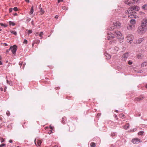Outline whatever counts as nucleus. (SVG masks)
Masks as SVG:
<instances>
[{
  "instance_id": "f257e3e1",
  "label": "nucleus",
  "mask_w": 147,
  "mask_h": 147,
  "mask_svg": "<svg viewBox=\"0 0 147 147\" xmlns=\"http://www.w3.org/2000/svg\"><path fill=\"white\" fill-rule=\"evenodd\" d=\"M126 13L127 14H129L128 17L130 18H136V17L137 16H136V13L134 11L132 10V7L131 6L127 10Z\"/></svg>"
},
{
  "instance_id": "f03ea898",
  "label": "nucleus",
  "mask_w": 147,
  "mask_h": 147,
  "mask_svg": "<svg viewBox=\"0 0 147 147\" xmlns=\"http://www.w3.org/2000/svg\"><path fill=\"white\" fill-rule=\"evenodd\" d=\"M146 29V27L141 25L138 28V33L140 34H143L145 32Z\"/></svg>"
},
{
  "instance_id": "7ed1b4c3",
  "label": "nucleus",
  "mask_w": 147,
  "mask_h": 147,
  "mask_svg": "<svg viewBox=\"0 0 147 147\" xmlns=\"http://www.w3.org/2000/svg\"><path fill=\"white\" fill-rule=\"evenodd\" d=\"M126 38L127 39V42L130 44L132 43L134 39L133 36L131 34H129L127 35Z\"/></svg>"
},
{
  "instance_id": "20e7f679",
  "label": "nucleus",
  "mask_w": 147,
  "mask_h": 147,
  "mask_svg": "<svg viewBox=\"0 0 147 147\" xmlns=\"http://www.w3.org/2000/svg\"><path fill=\"white\" fill-rule=\"evenodd\" d=\"M132 1H131L130 0H127V1H125V3L128 5L129 6L131 5L132 4H134L136 3H137L138 0H132Z\"/></svg>"
},
{
  "instance_id": "39448f33",
  "label": "nucleus",
  "mask_w": 147,
  "mask_h": 147,
  "mask_svg": "<svg viewBox=\"0 0 147 147\" xmlns=\"http://www.w3.org/2000/svg\"><path fill=\"white\" fill-rule=\"evenodd\" d=\"M17 47L16 45H14L13 47H11L10 48V50H11L12 53L14 54L16 51Z\"/></svg>"
},
{
  "instance_id": "423d86ee",
  "label": "nucleus",
  "mask_w": 147,
  "mask_h": 147,
  "mask_svg": "<svg viewBox=\"0 0 147 147\" xmlns=\"http://www.w3.org/2000/svg\"><path fill=\"white\" fill-rule=\"evenodd\" d=\"M141 25L146 28L147 26V19H143L142 20Z\"/></svg>"
},
{
  "instance_id": "0eeeda50",
  "label": "nucleus",
  "mask_w": 147,
  "mask_h": 147,
  "mask_svg": "<svg viewBox=\"0 0 147 147\" xmlns=\"http://www.w3.org/2000/svg\"><path fill=\"white\" fill-rule=\"evenodd\" d=\"M119 25V24L118 22H114L113 24V26H112L111 28L110 29V30H113L114 28H115L117 26H118Z\"/></svg>"
},
{
  "instance_id": "6e6552de",
  "label": "nucleus",
  "mask_w": 147,
  "mask_h": 147,
  "mask_svg": "<svg viewBox=\"0 0 147 147\" xmlns=\"http://www.w3.org/2000/svg\"><path fill=\"white\" fill-rule=\"evenodd\" d=\"M140 140L138 138H135L134 139H133L132 140V142L134 144H136L137 143H138L139 142H141Z\"/></svg>"
},
{
  "instance_id": "1a4fd4ad",
  "label": "nucleus",
  "mask_w": 147,
  "mask_h": 147,
  "mask_svg": "<svg viewBox=\"0 0 147 147\" xmlns=\"http://www.w3.org/2000/svg\"><path fill=\"white\" fill-rule=\"evenodd\" d=\"M128 55L129 53H126L124 54L123 55L122 60L125 61L127 60Z\"/></svg>"
},
{
  "instance_id": "9d476101",
  "label": "nucleus",
  "mask_w": 147,
  "mask_h": 147,
  "mask_svg": "<svg viewBox=\"0 0 147 147\" xmlns=\"http://www.w3.org/2000/svg\"><path fill=\"white\" fill-rule=\"evenodd\" d=\"M144 97L143 96H141L135 98L134 99V100L135 101H139L144 98Z\"/></svg>"
},
{
  "instance_id": "9b49d317",
  "label": "nucleus",
  "mask_w": 147,
  "mask_h": 147,
  "mask_svg": "<svg viewBox=\"0 0 147 147\" xmlns=\"http://www.w3.org/2000/svg\"><path fill=\"white\" fill-rule=\"evenodd\" d=\"M135 27V26L133 25L130 24L127 27V28L129 30H133Z\"/></svg>"
},
{
  "instance_id": "f8f14e48",
  "label": "nucleus",
  "mask_w": 147,
  "mask_h": 147,
  "mask_svg": "<svg viewBox=\"0 0 147 147\" xmlns=\"http://www.w3.org/2000/svg\"><path fill=\"white\" fill-rule=\"evenodd\" d=\"M144 40L143 38H141L138 39L136 42V44H139L142 42Z\"/></svg>"
},
{
  "instance_id": "ddd939ff",
  "label": "nucleus",
  "mask_w": 147,
  "mask_h": 147,
  "mask_svg": "<svg viewBox=\"0 0 147 147\" xmlns=\"http://www.w3.org/2000/svg\"><path fill=\"white\" fill-rule=\"evenodd\" d=\"M114 35L117 37L118 38H119V32L117 31H115L114 33Z\"/></svg>"
},
{
  "instance_id": "4468645a",
  "label": "nucleus",
  "mask_w": 147,
  "mask_h": 147,
  "mask_svg": "<svg viewBox=\"0 0 147 147\" xmlns=\"http://www.w3.org/2000/svg\"><path fill=\"white\" fill-rule=\"evenodd\" d=\"M132 7V10L134 11L135 10L138 11L139 10V7L137 6H133Z\"/></svg>"
},
{
  "instance_id": "2eb2a0df",
  "label": "nucleus",
  "mask_w": 147,
  "mask_h": 147,
  "mask_svg": "<svg viewBox=\"0 0 147 147\" xmlns=\"http://www.w3.org/2000/svg\"><path fill=\"white\" fill-rule=\"evenodd\" d=\"M130 22L132 25H134L136 23V21L135 20L132 19L130 21Z\"/></svg>"
},
{
  "instance_id": "dca6fc26",
  "label": "nucleus",
  "mask_w": 147,
  "mask_h": 147,
  "mask_svg": "<svg viewBox=\"0 0 147 147\" xmlns=\"http://www.w3.org/2000/svg\"><path fill=\"white\" fill-rule=\"evenodd\" d=\"M119 49L118 47H116L113 51V53H116L117 51H118Z\"/></svg>"
},
{
  "instance_id": "f3484780",
  "label": "nucleus",
  "mask_w": 147,
  "mask_h": 147,
  "mask_svg": "<svg viewBox=\"0 0 147 147\" xmlns=\"http://www.w3.org/2000/svg\"><path fill=\"white\" fill-rule=\"evenodd\" d=\"M129 123H127L126 125L123 126V128L124 129H127L129 128Z\"/></svg>"
},
{
  "instance_id": "a211bd4d",
  "label": "nucleus",
  "mask_w": 147,
  "mask_h": 147,
  "mask_svg": "<svg viewBox=\"0 0 147 147\" xmlns=\"http://www.w3.org/2000/svg\"><path fill=\"white\" fill-rule=\"evenodd\" d=\"M42 142L41 140H37V144L38 146L40 147V146L41 144L42 143Z\"/></svg>"
},
{
  "instance_id": "6ab92c4d",
  "label": "nucleus",
  "mask_w": 147,
  "mask_h": 147,
  "mask_svg": "<svg viewBox=\"0 0 147 147\" xmlns=\"http://www.w3.org/2000/svg\"><path fill=\"white\" fill-rule=\"evenodd\" d=\"M137 57L138 59H141L143 57V55L141 53L137 55Z\"/></svg>"
},
{
  "instance_id": "aec40b11",
  "label": "nucleus",
  "mask_w": 147,
  "mask_h": 147,
  "mask_svg": "<svg viewBox=\"0 0 147 147\" xmlns=\"http://www.w3.org/2000/svg\"><path fill=\"white\" fill-rule=\"evenodd\" d=\"M33 6H32L31 7V9L30 12V15L32 14L33 12Z\"/></svg>"
},
{
  "instance_id": "412c9836",
  "label": "nucleus",
  "mask_w": 147,
  "mask_h": 147,
  "mask_svg": "<svg viewBox=\"0 0 147 147\" xmlns=\"http://www.w3.org/2000/svg\"><path fill=\"white\" fill-rule=\"evenodd\" d=\"M40 12L41 14L42 15L44 13L45 11L42 8H41L40 9Z\"/></svg>"
},
{
  "instance_id": "4be33fe9",
  "label": "nucleus",
  "mask_w": 147,
  "mask_h": 147,
  "mask_svg": "<svg viewBox=\"0 0 147 147\" xmlns=\"http://www.w3.org/2000/svg\"><path fill=\"white\" fill-rule=\"evenodd\" d=\"M124 39V37L122 36H121V35L120 34V42H123Z\"/></svg>"
},
{
  "instance_id": "5701e85b",
  "label": "nucleus",
  "mask_w": 147,
  "mask_h": 147,
  "mask_svg": "<svg viewBox=\"0 0 147 147\" xmlns=\"http://www.w3.org/2000/svg\"><path fill=\"white\" fill-rule=\"evenodd\" d=\"M90 146L91 147H95L96 144L94 142H92L90 143Z\"/></svg>"
},
{
  "instance_id": "b1692460",
  "label": "nucleus",
  "mask_w": 147,
  "mask_h": 147,
  "mask_svg": "<svg viewBox=\"0 0 147 147\" xmlns=\"http://www.w3.org/2000/svg\"><path fill=\"white\" fill-rule=\"evenodd\" d=\"M126 117L125 116L124 114L122 113L120 114V118H122L123 119H124Z\"/></svg>"
},
{
  "instance_id": "393cba45",
  "label": "nucleus",
  "mask_w": 147,
  "mask_h": 147,
  "mask_svg": "<svg viewBox=\"0 0 147 147\" xmlns=\"http://www.w3.org/2000/svg\"><path fill=\"white\" fill-rule=\"evenodd\" d=\"M142 8L144 10H146L147 9V5L146 4H144V5H143L142 7Z\"/></svg>"
},
{
  "instance_id": "a878e982",
  "label": "nucleus",
  "mask_w": 147,
  "mask_h": 147,
  "mask_svg": "<svg viewBox=\"0 0 147 147\" xmlns=\"http://www.w3.org/2000/svg\"><path fill=\"white\" fill-rule=\"evenodd\" d=\"M105 55L107 59H109L111 58L110 55L108 54H106Z\"/></svg>"
},
{
  "instance_id": "bb28decb",
  "label": "nucleus",
  "mask_w": 147,
  "mask_h": 147,
  "mask_svg": "<svg viewBox=\"0 0 147 147\" xmlns=\"http://www.w3.org/2000/svg\"><path fill=\"white\" fill-rule=\"evenodd\" d=\"M26 31H27V33L28 35H29V34L31 33L32 32V30H27Z\"/></svg>"
},
{
  "instance_id": "cd10ccee",
  "label": "nucleus",
  "mask_w": 147,
  "mask_h": 147,
  "mask_svg": "<svg viewBox=\"0 0 147 147\" xmlns=\"http://www.w3.org/2000/svg\"><path fill=\"white\" fill-rule=\"evenodd\" d=\"M10 32L11 33L14 34L15 35H17V32L15 31L11 30V31H10Z\"/></svg>"
},
{
  "instance_id": "c85d7f7f",
  "label": "nucleus",
  "mask_w": 147,
  "mask_h": 147,
  "mask_svg": "<svg viewBox=\"0 0 147 147\" xmlns=\"http://www.w3.org/2000/svg\"><path fill=\"white\" fill-rule=\"evenodd\" d=\"M7 83L11 86L12 85V83L11 81H9L8 80H7Z\"/></svg>"
},
{
  "instance_id": "c756f323",
  "label": "nucleus",
  "mask_w": 147,
  "mask_h": 147,
  "mask_svg": "<svg viewBox=\"0 0 147 147\" xmlns=\"http://www.w3.org/2000/svg\"><path fill=\"white\" fill-rule=\"evenodd\" d=\"M9 23L10 25H12V26H14L15 25V24L14 22L11 21H9Z\"/></svg>"
},
{
  "instance_id": "7c9ffc66",
  "label": "nucleus",
  "mask_w": 147,
  "mask_h": 147,
  "mask_svg": "<svg viewBox=\"0 0 147 147\" xmlns=\"http://www.w3.org/2000/svg\"><path fill=\"white\" fill-rule=\"evenodd\" d=\"M43 33L42 32H41L39 34V36L41 37V39L42 38V36L43 35Z\"/></svg>"
},
{
  "instance_id": "2f4dec72",
  "label": "nucleus",
  "mask_w": 147,
  "mask_h": 147,
  "mask_svg": "<svg viewBox=\"0 0 147 147\" xmlns=\"http://www.w3.org/2000/svg\"><path fill=\"white\" fill-rule=\"evenodd\" d=\"M146 62H144L142 64V66L144 67V66H146Z\"/></svg>"
},
{
  "instance_id": "473e14b6",
  "label": "nucleus",
  "mask_w": 147,
  "mask_h": 147,
  "mask_svg": "<svg viewBox=\"0 0 147 147\" xmlns=\"http://www.w3.org/2000/svg\"><path fill=\"white\" fill-rule=\"evenodd\" d=\"M144 133V131H141L139 132L138 134L139 135H142Z\"/></svg>"
},
{
  "instance_id": "72a5a7b5",
  "label": "nucleus",
  "mask_w": 147,
  "mask_h": 147,
  "mask_svg": "<svg viewBox=\"0 0 147 147\" xmlns=\"http://www.w3.org/2000/svg\"><path fill=\"white\" fill-rule=\"evenodd\" d=\"M0 25L2 26H4V27H6L7 26L6 25H5L3 23H0Z\"/></svg>"
},
{
  "instance_id": "f704fd0d",
  "label": "nucleus",
  "mask_w": 147,
  "mask_h": 147,
  "mask_svg": "<svg viewBox=\"0 0 147 147\" xmlns=\"http://www.w3.org/2000/svg\"><path fill=\"white\" fill-rule=\"evenodd\" d=\"M39 42L40 40H37L35 41V43L37 44H38L39 43Z\"/></svg>"
},
{
  "instance_id": "c9c22d12",
  "label": "nucleus",
  "mask_w": 147,
  "mask_h": 147,
  "mask_svg": "<svg viewBox=\"0 0 147 147\" xmlns=\"http://www.w3.org/2000/svg\"><path fill=\"white\" fill-rule=\"evenodd\" d=\"M62 9L63 10H67V9H68V8L67 7H66L65 6H64V7H63L62 8Z\"/></svg>"
},
{
  "instance_id": "e433bc0d",
  "label": "nucleus",
  "mask_w": 147,
  "mask_h": 147,
  "mask_svg": "<svg viewBox=\"0 0 147 147\" xmlns=\"http://www.w3.org/2000/svg\"><path fill=\"white\" fill-rule=\"evenodd\" d=\"M24 44H27V41L26 39H24L23 42Z\"/></svg>"
},
{
  "instance_id": "4c0bfd02",
  "label": "nucleus",
  "mask_w": 147,
  "mask_h": 147,
  "mask_svg": "<svg viewBox=\"0 0 147 147\" xmlns=\"http://www.w3.org/2000/svg\"><path fill=\"white\" fill-rule=\"evenodd\" d=\"M18 10V8L17 7H15L13 8V10L15 11H17Z\"/></svg>"
},
{
  "instance_id": "58836bf2",
  "label": "nucleus",
  "mask_w": 147,
  "mask_h": 147,
  "mask_svg": "<svg viewBox=\"0 0 147 147\" xmlns=\"http://www.w3.org/2000/svg\"><path fill=\"white\" fill-rule=\"evenodd\" d=\"M5 145H6V144H1L0 145V147H3V146H5Z\"/></svg>"
},
{
  "instance_id": "ea45409f",
  "label": "nucleus",
  "mask_w": 147,
  "mask_h": 147,
  "mask_svg": "<svg viewBox=\"0 0 147 147\" xmlns=\"http://www.w3.org/2000/svg\"><path fill=\"white\" fill-rule=\"evenodd\" d=\"M132 63V61H128V64H129V65H131Z\"/></svg>"
},
{
  "instance_id": "a19ab883",
  "label": "nucleus",
  "mask_w": 147,
  "mask_h": 147,
  "mask_svg": "<svg viewBox=\"0 0 147 147\" xmlns=\"http://www.w3.org/2000/svg\"><path fill=\"white\" fill-rule=\"evenodd\" d=\"M4 140H5L3 138H1V142H4Z\"/></svg>"
},
{
  "instance_id": "79ce46f5",
  "label": "nucleus",
  "mask_w": 147,
  "mask_h": 147,
  "mask_svg": "<svg viewBox=\"0 0 147 147\" xmlns=\"http://www.w3.org/2000/svg\"><path fill=\"white\" fill-rule=\"evenodd\" d=\"M12 8H10L9 9V12H11L12 11Z\"/></svg>"
},
{
  "instance_id": "37998d69",
  "label": "nucleus",
  "mask_w": 147,
  "mask_h": 147,
  "mask_svg": "<svg viewBox=\"0 0 147 147\" xmlns=\"http://www.w3.org/2000/svg\"><path fill=\"white\" fill-rule=\"evenodd\" d=\"M23 63V62H20L19 63V65L21 66V65H22Z\"/></svg>"
},
{
  "instance_id": "c03bdc74",
  "label": "nucleus",
  "mask_w": 147,
  "mask_h": 147,
  "mask_svg": "<svg viewBox=\"0 0 147 147\" xmlns=\"http://www.w3.org/2000/svg\"><path fill=\"white\" fill-rule=\"evenodd\" d=\"M10 50V49H9L7 50H6V54H7L8 53L9 51Z\"/></svg>"
},
{
  "instance_id": "a18cd8bd",
  "label": "nucleus",
  "mask_w": 147,
  "mask_h": 147,
  "mask_svg": "<svg viewBox=\"0 0 147 147\" xmlns=\"http://www.w3.org/2000/svg\"><path fill=\"white\" fill-rule=\"evenodd\" d=\"M63 0H58V3H59L61 2H63Z\"/></svg>"
},
{
  "instance_id": "49530a36",
  "label": "nucleus",
  "mask_w": 147,
  "mask_h": 147,
  "mask_svg": "<svg viewBox=\"0 0 147 147\" xmlns=\"http://www.w3.org/2000/svg\"><path fill=\"white\" fill-rule=\"evenodd\" d=\"M7 88V87H5L4 89V91L5 92L6 90V89Z\"/></svg>"
},
{
  "instance_id": "de8ad7c7",
  "label": "nucleus",
  "mask_w": 147,
  "mask_h": 147,
  "mask_svg": "<svg viewBox=\"0 0 147 147\" xmlns=\"http://www.w3.org/2000/svg\"><path fill=\"white\" fill-rule=\"evenodd\" d=\"M59 17V16H58V15H56V16H55V18L56 19H57Z\"/></svg>"
},
{
  "instance_id": "09e8293b",
  "label": "nucleus",
  "mask_w": 147,
  "mask_h": 147,
  "mask_svg": "<svg viewBox=\"0 0 147 147\" xmlns=\"http://www.w3.org/2000/svg\"><path fill=\"white\" fill-rule=\"evenodd\" d=\"M0 89L1 90V91H2L3 90V88L2 87H1L0 88Z\"/></svg>"
},
{
  "instance_id": "8fccbe9b",
  "label": "nucleus",
  "mask_w": 147,
  "mask_h": 147,
  "mask_svg": "<svg viewBox=\"0 0 147 147\" xmlns=\"http://www.w3.org/2000/svg\"><path fill=\"white\" fill-rule=\"evenodd\" d=\"M13 141L12 140H9V142L10 143H12V142Z\"/></svg>"
},
{
  "instance_id": "3c124183",
  "label": "nucleus",
  "mask_w": 147,
  "mask_h": 147,
  "mask_svg": "<svg viewBox=\"0 0 147 147\" xmlns=\"http://www.w3.org/2000/svg\"><path fill=\"white\" fill-rule=\"evenodd\" d=\"M4 44L5 46H8V45L6 43H4Z\"/></svg>"
},
{
  "instance_id": "603ef678",
  "label": "nucleus",
  "mask_w": 147,
  "mask_h": 147,
  "mask_svg": "<svg viewBox=\"0 0 147 147\" xmlns=\"http://www.w3.org/2000/svg\"><path fill=\"white\" fill-rule=\"evenodd\" d=\"M25 1L26 2H28V3H29V0H25Z\"/></svg>"
},
{
  "instance_id": "864d4df0",
  "label": "nucleus",
  "mask_w": 147,
  "mask_h": 147,
  "mask_svg": "<svg viewBox=\"0 0 147 147\" xmlns=\"http://www.w3.org/2000/svg\"><path fill=\"white\" fill-rule=\"evenodd\" d=\"M2 65V62L1 61H0V65Z\"/></svg>"
},
{
  "instance_id": "5fc2aeb1",
  "label": "nucleus",
  "mask_w": 147,
  "mask_h": 147,
  "mask_svg": "<svg viewBox=\"0 0 147 147\" xmlns=\"http://www.w3.org/2000/svg\"><path fill=\"white\" fill-rule=\"evenodd\" d=\"M34 43H33L32 44V47H33L34 46Z\"/></svg>"
},
{
  "instance_id": "6e6d98bb",
  "label": "nucleus",
  "mask_w": 147,
  "mask_h": 147,
  "mask_svg": "<svg viewBox=\"0 0 147 147\" xmlns=\"http://www.w3.org/2000/svg\"><path fill=\"white\" fill-rule=\"evenodd\" d=\"M100 113H98V114H97V116H100Z\"/></svg>"
},
{
  "instance_id": "4d7b16f0",
  "label": "nucleus",
  "mask_w": 147,
  "mask_h": 147,
  "mask_svg": "<svg viewBox=\"0 0 147 147\" xmlns=\"http://www.w3.org/2000/svg\"><path fill=\"white\" fill-rule=\"evenodd\" d=\"M17 15V14L16 13H15L14 14V16H16V15Z\"/></svg>"
},
{
  "instance_id": "13d9d810",
  "label": "nucleus",
  "mask_w": 147,
  "mask_h": 147,
  "mask_svg": "<svg viewBox=\"0 0 147 147\" xmlns=\"http://www.w3.org/2000/svg\"><path fill=\"white\" fill-rule=\"evenodd\" d=\"M53 147H58V146H57L55 145V146H53Z\"/></svg>"
},
{
  "instance_id": "bf43d9fd",
  "label": "nucleus",
  "mask_w": 147,
  "mask_h": 147,
  "mask_svg": "<svg viewBox=\"0 0 147 147\" xmlns=\"http://www.w3.org/2000/svg\"><path fill=\"white\" fill-rule=\"evenodd\" d=\"M2 58L1 56L0 55V60H1Z\"/></svg>"
},
{
  "instance_id": "052dcab7",
  "label": "nucleus",
  "mask_w": 147,
  "mask_h": 147,
  "mask_svg": "<svg viewBox=\"0 0 147 147\" xmlns=\"http://www.w3.org/2000/svg\"><path fill=\"white\" fill-rule=\"evenodd\" d=\"M36 140L35 139V140H34V142H35V144L36 145Z\"/></svg>"
},
{
  "instance_id": "680f3d73",
  "label": "nucleus",
  "mask_w": 147,
  "mask_h": 147,
  "mask_svg": "<svg viewBox=\"0 0 147 147\" xmlns=\"http://www.w3.org/2000/svg\"><path fill=\"white\" fill-rule=\"evenodd\" d=\"M115 118H116L117 117V116L115 115Z\"/></svg>"
},
{
  "instance_id": "e2e57ef3",
  "label": "nucleus",
  "mask_w": 147,
  "mask_h": 147,
  "mask_svg": "<svg viewBox=\"0 0 147 147\" xmlns=\"http://www.w3.org/2000/svg\"><path fill=\"white\" fill-rule=\"evenodd\" d=\"M145 87L146 88H147V84L146 86Z\"/></svg>"
},
{
  "instance_id": "0e129e2a",
  "label": "nucleus",
  "mask_w": 147,
  "mask_h": 147,
  "mask_svg": "<svg viewBox=\"0 0 147 147\" xmlns=\"http://www.w3.org/2000/svg\"><path fill=\"white\" fill-rule=\"evenodd\" d=\"M36 34H38V32H36Z\"/></svg>"
},
{
  "instance_id": "69168bd1",
  "label": "nucleus",
  "mask_w": 147,
  "mask_h": 147,
  "mask_svg": "<svg viewBox=\"0 0 147 147\" xmlns=\"http://www.w3.org/2000/svg\"><path fill=\"white\" fill-rule=\"evenodd\" d=\"M123 49H124V50H125V48H123Z\"/></svg>"
},
{
  "instance_id": "338daca9",
  "label": "nucleus",
  "mask_w": 147,
  "mask_h": 147,
  "mask_svg": "<svg viewBox=\"0 0 147 147\" xmlns=\"http://www.w3.org/2000/svg\"><path fill=\"white\" fill-rule=\"evenodd\" d=\"M51 132H52V131H51V132H50V134H51Z\"/></svg>"
},
{
  "instance_id": "774afa93",
  "label": "nucleus",
  "mask_w": 147,
  "mask_h": 147,
  "mask_svg": "<svg viewBox=\"0 0 147 147\" xmlns=\"http://www.w3.org/2000/svg\"><path fill=\"white\" fill-rule=\"evenodd\" d=\"M17 147H19L18 146H17Z\"/></svg>"
}]
</instances>
